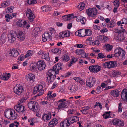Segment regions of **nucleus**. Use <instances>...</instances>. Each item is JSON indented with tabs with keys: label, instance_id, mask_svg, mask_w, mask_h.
Instances as JSON below:
<instances>
[{
	"label": "nucleus",
	"instance_id": "obj_1",
	"mask_svg": "<svg viewBox=\"0 0 127 127\" xmlns=\"http://www.w3.org/2000/svg\"><path fill=\"white\" fill-rule=\"evenodd\" d=\"M16 36L17 38L22 41L24 39L25 37V35L23 32L19 31L17 33L15 32L14 31L8 34V41L11 43L13 42L16 40Z\"/></svg>",
	"mask_w": 127,
	"mask_h": 127
},
{
	"label": "nucleus",
	"instance_id": "obj_2",
	"mask_svg": "<svg viewBox=\"0 0 127 127\" xmlns=\"http://www.w3.org/2000/svg\"><path fill=\"white\" fill-rule=\"evenodd\" d=\"M57 73L56 71L53 70V68L48 71L47 79L49 83L52 82L54 80L56 77L55 75L57 74Z\"/></svg>",
	"mask_w": 127,
	"mask_h": 127
},
{
	"label": "nucleus",
	"instance_id": "obj_3",
	"mask_svg": "<svg viewBox=\"0 0 127 127\" xmlns=\"http://www.w3.org/2000/svg\"><path fill=\"white\" fill-rule=\"evenodd\" d=\"M97 10L96 8H89L86 10V12L88 16L94 17L97 13Z\"/></svg>",
	"mask_w": 127,
	"mask_h": 127
},
{
	"label": "nucleus",
	"instance_id": "obj_4",
	"mask_svg": "<svg viewBox=\"0 0 127 127\" xmlns=\"http://www.w3.org/2000/svg\"><path fill=\"white\" fill-rule=\"evenodd\" d=\"M115 53L116 54V57L119 56L122 57V59H123L125 55V52L124 50L121 48H118L115 50Z\"/></svg>",
	"mask_w": 127,
	"mask_h": 127
},
{
	"label": "nucleus",
	"instance_id": "obj_5",
	"mask_svg": "<svg viewBox=\"0 0 127 127\" xmlns=\"http://www.w3.org/2000/svg\"><path fill=\"white\" fill-rule=\"evenodd\" d=\"M96 81L95 79L93 77H90L87 79L86 84L87 86L91 88L95 84Z\"/></svg>",
	"mask_w": 127,
	"mask_h": 127
},
{
	"label": "nucleus",
	"instance_id": "obj_6",
	"mask_svg": "<svg viewBox=\"0 0 127 127\" xmlns=\"http://www.w3.org/2000/svg\"><path fill=\"white\" fill-rule=\"evenodd\" d=\"M52 33L50 32H45L42 35V40L43 42L50 40L52 37Z\"/></svg>",
	"mask_w": 127,
	"mask_h": 127
},
{
	"label": "nucleus",
	"instance_id": "obj_7",
	"mask_svg": "<svg viewBox=\"0 0 127 127\" xmlns=\"http://www.w3.org/2000/svg\"><path fill=\"white\" fill-rule=\"evenodd\" d=\"M37 103L36 102L32 101L28 103V108L30 109H32V110L35 112L37 109Z\"/></svg>",
	"mask_w": 127,
	"mask_h": 127
},
{
	"label": "nucleus",
	"instance_id": "obj_8",
	"mask_svg": "<svg viewBox=\"0 0 127 127\" xmlns=\"http://www.w3.org/2000/svg\"><path fill=\"white\" fill-rule=\"evenodd\" d=\"M26 12V16L28 18L30 22L34 20L35 16L32 10L30 9H27Z\"/></svg>",
	"mask_w": 127,
	"mask_h": 127
},
{
	"label": "nucleus",
	"instance_id": "obj_9",
	"mask_svg": "<svg viewBox=\"0 0 127 127\" xmlns=\"http://www.w3.org/2000/svg\"><path fill=\"white\" fill-rule=\"evenodd\" d=\"M13 90L14 93L18 95L21 94L24 91L23 87L20 85L19 86H16L14 87Z\"/></svg>",
	"mask_w": 127,
	"mask_h": 127
},
{
	"label": "nucleus",
	"instance_id": "obj_10",
	"mask_svg": "<svg viewBox=\"0 0 127 127\" xmlns=\"http://www.w3.org/2000/svg\"><path fill=\"white\" fill-rule=\"evenodd\" d=\"M38 69L39 70L44 69L46 65L43 61L40 60L37 62Z\"/></svg>",
	"mask_w": 127,
	"mask_h": 127
},
{
	"label": "nucleus",
	"instance_id": "obj_11",
	"mask_svg": "<svg viewBox=\"0 0 127 127\" xmlns=\"http://www.w3.org/2000/svg\"><path fill=\"white\" fill-rule=\"evenodd\" d=\"M35 78V75L32 73H30L27 75L26 79L28 82L30 81L31 82L33 83L34 82V79Z\"/></svg>",
	"mask_w": 127,
	"mask_h": 127
},
{
	"label": "nucleus",
	"instance_id": "obj_12",
	"mask_svg": "<svg viewBox=\"0 0 127 127\" xmlns=\"http://www.w3.org/2000/svg\"><path fill=\"white\" fill-rule=\"evenodd\" d=\"M15 109L18 112L20 113L25 111V107L21 104H18L17 106L15 107Z\"/></svg>",
	"mask_w": 127,
	"mask_h": 127
},
{
	"label": "nucleus",
	"instance_id": "obj_13",
	"mask_svg": "<svg viewBox=\"0 0 127 127\" xmlns=\"http://www.w3.org/2000/svg\"><path fill=\"white\" fill-rule=\"evenodd\" d=\"M13 112H14V110L13 109L5 110L4 112V115L6 118H9L11 115H12Z\"/></svg>",
	"mask_w": 127,
	"mask_h": 127
},
{
	"label": "nucleus",
	"instance_id": "obj_14",
	"mask_svg": "<svg viewBox=\"0 0 127 127\" xmlns=\"http://www.w3.org/2000/svg\"><path fill=\"white\" fill-rule=\"evenodd\" d=\"M121 97L122 99L127 101V89H124L121 93Z\"/></svg>",
	"mask_w": 127,
	"mask_h": 127
},
{
	"label": "nucleus",
	"instance_id": "obj_15",
	"mask_svg": "<svg viewBox=\"0 0 127 127\" xmlns=\"http://www.w3.org/2000/svg\"><path fill=\"white\" fill-rule=\"evenodd\" d=\"M9 54L10 56L16 58L18 55L19 53L16 50L13 49L12 50H10Z\"/></svg>",
	"mask_w": 127,
	"mask_h": 127
},
{
	"label": "nucleus",
	"instance_id": "obj_16",
	"mask_svg": "<svg viewBox=\"0 0 127 127\" xmlns=\"http://www.w3.org/2000/svg\"><path fill=\"white\" fill-rule=\"evenodd\" d=\"M42 86L40 85L35 86L33 89V93L34 94H36L37 93L42 91Z\"/></svg>",
	"mask_w": 127,
	"mask_h": 127
},
{
	"label": "nucleus",
	"instance_id": "obj_17",
	"mask_svg": "<svg viewBox=\"0 0 127 127\" xmlns=\"http://www.w3.org/2000/svg\"><path fill=\"white\" fill-rule=\"evenodd\" d=\"M125 38L123 34L119 33L118 34H116L115 36V39L118 41H121L124 39Z\"/></svg>",
	"mask_w": 127,
	"mask_h": 127
},
{
	"label": "nucleus",
	"instance_id": "obj_18",
	"mask_svg": "<svg viewBox=\"0 0 127 127\" xmlns=\"http://www.w3.org/2000/svg\"><path fill=\"white\" fill-rule=\"evenodd\" d=\"M71 123L69 122L65 119L61 123L60 126L61 127H67Z\"/></svg>",
	"mask_w": 127,
	"mask_h": 127
},
{
	"label": "nucleus",
	"instance_id": "obj_19",
	"mask_svg": "<svg viewBox=\"0 0 127 127\" xmlns=\"http://www.w3.org/2000/svg\"><path fill=\"white\" fill-rule=\"evenodd\" d=\"M51 117V114L50 112L48 114H44L42 117V119L44 120H48L50 119Z\"/></svg>",
	"mask_w": 127,
	"mask_h": 127
},
{
	"label": "nucleus",
	"instance_id": "obj_20",
	"mask_svg": "<svg viewBox=\"0 0 127 127\" xmlns=\"http://www.w3.org/2000/svg\"><path fill=\"white\" fill-rule=\"evenodd\" d=\"M77 32L78 35L80 36H86V30L83 29H80L78 30Z\"/></svg>",
	"mask_w": 127,
	"mask_h": 127
},
{
	"label": "nucleus",
	"instance_id": "obj_21",
	"mask_svg": "<svg viewBox=\"0 0 127 127\" xmlns=\"http://www.w3.org/2000/svg\"><path fill=\"white\" fill-rule=\"evenodd\" d=\"M27 22L26 21L22 20L18 21L17 23V25L18 26L21 27H25L26 24Z\"/></svg>",
	"mask_w": 127,
	"mask_h": 127
},
{
	"label": "nucleus",
	"instance_id": "obj_22",
	"mask_svg": "<svg viewBox=\"0 0 127 127\" xmlns=\"http://www.w3.org/2000/svg\"><path fill=\"white\" fill-rule=\"evenodd\" d=\"M40 29L38 27L35 28L32 31V34L35 36L37 35L38 34V32L41 30V29L40 30Z\"/></svg>",
	"mask_w": 127,
	"mask_h": 127
},
{
	"label": "nucleus",
	"instance_id": "obj_23",
	"mask_svg": "<svg viewBox=\"0 0 127 127\" xmlns=\"http://www.w3.org/2000/svg\"><path fill=\"white\" fill-rule=\"evenodd\" d=\"M119 91L118 90H112L110 93L111 95L113 96L116 97L119 96Z\"/></svg>",
	"mask_w": 127,
	"mask_h": 127
},
{
	"label": "nucleus",
	"instance_id": "obj_24",
	"mask_svg": "<svg viewBox=\"0 0 127 127\" xmlns=\"http://www.w3.org/2000/svg\"><path fill=\"white\" fill-rule=\"evenodd\" d=\"M10 75V74L9 73L7 74L6 73H4L3 74L1 79L4 80H7L9 79Z\"/></svg>",
	"mask_w": 127,
	"mask_h": 127
},
{
	"label": "nucleus",
	"instance_id": "obj_25",
	"mask_svg": "<svg viewBox=\"0 0 127 127\" xmlns=\"http://www.w3.org/2000/svg\"><path fill=\"white\" fill-rule=\"evenodd\" d=\"M57 120L56 118H54L52 121L49 123L48 124L50 126L55 125L57 124Z\"/></svg>",
	"mask_w": 127,
	"mask_h": 127
},
{
	"label": "nucleus",
	"instance_id": "obj_26",
	"mask_svg": "<svg viewBox=\"0 0 127 127\" xmlns=\"http://www.w3.org/2000/svg\"><path fill=\"white\" fill-rule=\"evenodd\" d=\"M66 104L65 102H62V103L59 104L58 107V109L59 110L61 108H67V105Z\"/></svg>",
	"mask_w": 127,
	"mask_h": 127
},
{
	"label": "nucleus",
	"instance_id": "obj_27",
	"mask_svg": "<svg viewBox=\"0 0 127 127\" xmlns=\"http://www.w3.org/2000/svg\"><path fill=\"white\" fill-rule=\"evenodd\" d=\"M30 68L32 70H35L38 69V66L37 63H34L30 65Z\"/></svg>",
	"mask_w": 127,
	"mask_h": 127
},
{
	"label": "nucleus",
	"instance_id": "obj_28",
	"mask_svg": "<svg viewBox=\"0 0 127 127\" xmlns=\"http://www.w3.org/2000/svg\"><path fill=\"white\" fill-rule=\"evenodd\" d=\"M53 68V70H55V71H56L57 69L58 70H59L62 69L60 64L59 63H58L54 66Z\"/></svg>",
	"mask_w": 127,
	"mask_h": 127
},
{
	"label": "nucleus",
	"instance_id": "obj_29",
	"mask_svg": "<svg viewBox=\"0 0 127 127\" xmlns=\"http://www.w3.org/2000/svg\"><path fill=\"white\" fill-rule=\"evenodd\" d=\"M69 89L70 90V92H71L76 91L77 89L76 86L75 85L70 86L69 87Z\"/></svg>",
	"mask_w": 127,
	"mask_h": 127
},
{
	"label": "nucleus",
	"instance_id": "obj_30",
	"mask_svg": "<svg viewBox=\"0 0 127 127\" xmlns=\"http://www.w3.org/2000/svg\"><path fill=\"white\" fill-rule=\"evenodd\" d=\"M90 107L88 106L84 107L83 108L82 110H81L83 114H86L88 113L87 110L89 109Z\"/></svg>",
	"mask_w": 127,
	"mask_h": 127
},
{
	"label": "nucleus",
	"instance_id": "obj_31",
	"mask_svg": "<svg viewBox=\"0 0 127 127\" xmlns=\"http://www.w3.org/2000/svg\"><path fill=\"white\" fill-rule=\"evenodd\" d=\"M62 60L64 62H67L68 61L69 59V56L67 55H64L62 58Z\"/></svg>",
	"mask_w": 127,
	"mask_h": 127
},
{
	"label": "nucleus",
	"instance_id": "obj_32",
	"mask_svg": "<svg viewBox=\"0 0 127 127\" xmlns=\"http://www.w3.org/2000/svg\"><path fill=\"white\" fill-rule=\"evenodd\" d=\"M121 73L120 72L118 71H114L112 73V75L114 77H118V75H120Z\"/></svg>",
	"mask_w": 127,
	"mask_h": 127
},
{
	"label": "nucleus",
	"instance_id": "obj_33",
	"mask_svg": "<svg viewBox=\"0 0 127 127\" xmlns=\"http://www.w3.org/2000/svg\"><path fill=\"white\" fill-rule=\"evenodd\" d=\"M14 7L13 6H11L10 7H8L6 9V11L7 13H11L13 12V9Z\"/></svg>",
	"mask_w": 127,
	"mask_h": 127
},
{
	"label": "nucleus",
	"instance_id": "obj_34",
	"mask_svg": "<svg viewBox=\"0 0 127 127\" xmlns=\"http://www.w3.org/2000/svg\"><path fill=\"white\" fill-rule=\"evenodd\" d=\"M17 117V114L14 110V112L12 113V115H11L10 117L9 118V119H10L15 120L16 119Z\"/></svg>",
	"mask_w": 127,
	"mask_h": 127
},
{
	"label": "nucleus",
	"instance_id": "obj_35",
	"mask_svg": "<svg viewBox=\"0 0 127 127\" xmlns=\"http://www.w3.org/2000/svg\"><path fill=\"white\" fill-rule=\"evenodd\" d=\"M75 52L77 55H81L84 53V51L83 49H77L75 50Z\"/></svg>",
	"mask_w": 127,
	"mask_h": 127
},
{
	"label": "nucleus",
	"instance_id": "obj_36",
	"mask_svg": "<svg viewBox=\"0 0 127 127\" xmlns=\"http://www.w3.org/2000/svg\"><path fill=\"white\" fill-rule=\"evenodd\" d=\"M51 52L54 53H57L59 54L61 53V51L59 50L58 49L55 48L54 49H52L51 51Z\"/></svg>",
	"mask_w": 127,
	"mask_h": 127
},
{
	"label": "nucleus",
	"instance_id": "obj_37",
	"mask_svg": "<svg viewBox=\"0 0 127 127\" xmlns=\"http://www.w3.org/2000/svg\"><path fill=\"white\" fill-rule=\"evenodd\" d=\"M110 68L114 67L117 66V64L116 62L113 61H111L110 62Z\"/></svg>",
	"mask_w": 127,
	"mask_h": 127
},
{
	"label": "nucleus",
	"instance_id": "obj_38",
	"mask_svg": "<svg viewBox=\"0 0 127 127\" xmlns=\"http://www.w3.org/2000/svg\"><path fill=\"white\" fill-rule=\"evenodd\" d=\"M110 62H108L103 63L102 64L103 66L106 68H110Z\"/></svg>",
	"mask_w": 127,
	"mask_h": 127
},
{
	"label": "nucleus",
	"instance_id": "obj_39",
	"mask_svg": "<svg viewBox=\"0 0 127 127\" xmlns=\"http://www.w3.org/2000/svg\"><path fill=\"white\" fill-rule=\"evenodd\" d=\"M111 112L110 111L108 112H106L105 113L103 114L102 115L103 117L105 119H107V118H108L110 115L109 114Z\"/></svg>",
	"mask_w": 127,
	"mask_h": 127
},
{
	"label": "nucleus",
	"instance_id": "obj_40",
	"mask_svg": "<svg viewBox=\"0 0 127 127\" xmlns=\"http://www.w3.org/2000/svg\"><path fill=\"white\" fill-rule=\"evenodd\" d=\"M115 23L114 21L113 20L111 21L110 23H109V24L107 25V26L108 27H110L112 28L114 27L115 25Z\"/></svg>",
	"mask_w": 127,
	"mask_h": 127
},
{
	"label": "nucleus",
	"instance_id": "obj_41",
	"mask_svg": "<svg viewBox=\"0 0 127 127\" xmlns=\"http://www.w3.org/2000/svg\"><path fill=\"white\" fill-rule=\"evenodd\" d=\"M5 17L6 18V20L7 22H8L9 21L10 19L13 18L11 16H10L9 14H7L5 15Z\"/></svg>",
	"mask_w": 127,
	"mask_h": 127
},
{
	"label": "nucleus",
	"instance_id": "obj_42",
	"mask_svg": "<svg viewBox=\"0 0 127 127\" xmlns=\"http://www.w3.org/2000/svg\"><path fill=\"white\" fill-rule=\"evenodd\" d=\"M95 73H97L101 69V67L98 65H94Z\"/></svg>",
	"mask_w": 127,
	"mask_h": 127
},
{
	"label": "nucleus",
	"instance_id": "obj_43",
	"mask_svg": "<svg viewBox=\"0 0 127 127\" xmlns=\"http://www.w3.org/2000/svg\"><path fill=\"white\" fill-rule=\"evenodd\" d=\"M37 1L36 0H28L27 3L29 5L34 4L36 3Z\"/></svg>",
	"mask_w": 127,
	"mask_h": 127
},
{
	"label": "nucleus",
	"instance_id": "obj_44",
	"mask_svg": "<svg viewBox=\"0 0 127 127\" xmlns=\"http://www.w3.org/2000/svg\"><path fill=\"white\" fill-rule=\"evenodd\" d=\"M52 2L55 6H58L59 4V2L58 0H52Z\"/></svg>",
	"mask_w": 127,
	"mask_h": 127
},
{
	"label": "nucleus",
	"instance_id": "obj_45",
	"mask_svg": "<svg viewBox=\"0 0 127 127\" xmlns=\"http://www.w3.org/2000/svg\"><path fill=\"white\" fill-rule=\"evenodd\" d=\"M85 30L86 36H89L91 35L92 32L91 30L86 29Z\"/></svg>",
	"mask_w": 127,
	"mask_h": 127
},
{
	"label": "nucleus",
	"instance_id": "obj_46",
	"mask_svg": "<svg viewBox=\"0 0 127 127\" xmlns=\"http://www.w3.org/2000/svg\"><path fill=\"white\" fill-rule=\"evenodd\" d=\"M62 18L63 19H65L66 20H70L71 19L70 15V14L63 16H62Z\"/></svg>",
	"mask_w": 127,
	"mask_h": 127
},
{
	"label": "nucleus",
	"instance_id": "obj_47",
	"mask_svg": "<svg viewBox=\"0 0 127 127\" xmlns=\"http://www.w3.org/2000/svg\"><path fill=\"white\" fill-rule=\"evenodd\" d=\"M44 59L48 61L50 60V59L49 57V53H46L44 55Z\"/></svg>",
	"mask_w": 127,
	"mask_h": 127
},
{
	"label": "nucleus",
	"instance_id": "obj_48",
	"mask_svg": "<svg viewBox=\"0 0 127 127\" xmlns=\"http://www.w3.org/2000/svg\"><path fill=\"white\" fill-rule=\"evenodd\" d=\"M106 56H104L103 54L100 53L98 54V57H97V58L98 59H103Z\"/></svg>",
	"mask_w": 127,
	"mask_h": 127
},
{
	"label": "nucleus",
	"instance_id": "obj_49",
	"mask_svg": "<svg viewBox=\"0 0 127 127\" xmlns=\"http://www.w3.org/2000/svg\"><path fill=\"white\" fill-rule=\"evenodd\" d=\"M51 7L49 5H46L45 6V9L43 10V11L44 12H47L48 11H50L51 10Z\"/></svg>",
	"mask_w": 127,
	"mask_h": 127
},
{
	"label": "nucleus",
	"instance_id": "obj_50",
	"mask_svg": "<svg viewBox=\"0 0 127 127\" xmlns=\"http://www.w3.org/2000/svg\"><path fill=\"white\" fill-rule=\"evenodd\" d=\"M94 68V65H91L89 67V69L90 72L93 73H95Z\"/></svg>",
	"mask_w": 127,
	"mask_h": 127
},
{
	"label": "nucleus",
	"instance_id": "obj_51",
	"mask_svg": "<svg viewBox=\"0 0 127 127\" xmlns=\"http://www.w3.org/2000/svg\"><path fill=\"white\" fill-rule=\"evenodd\" d=\"M80 5V10H82L84 9L85 5V4L83 2H81Z\"/></svg>",
	"mask_w": 127,
	"mask_h": 127
},
{
	"label": "nucleus",
	"instance_id": "obj_52",
	"mask_svg": "<svg viewBox=\"0 0 127 127\" xmlns=\"http://www.w3.org/2000/svg\"><path fill=\"white\" fill-rule=\"evenodd\" d=\"M120 120L118 119L115 120L113 121V123L114 125H118L120 122Z\"/></svg>",
	"mask_w": 127,
	"mask_h": 127
},
{
	"label": "nucleus",
	"instance_id": "obj_53",
	"mask_svg": "<svg viewBox=\"0 0 127 127\" xmlns=\"http://www.w3.org/2000/svg\"><path fill=\"white\" fill-rule=\"evenodd\" d=\"M9 2L8 1H6L4 3L3 2L1 4V5L2 6L4 7H6L9 5V3H8Z\"/></svg>",
	"mask_w": 127,
	"mask_h": 127
},
{
	"label": "nucleus",
	"instance_id": "obj_54",
	"mask_svg": "<svg viewBox=\"0 0 127 127\" xmlns=\"http://www.w3.org/2000/svg\"><path fill=\"white\" fill-rule=\"evenodd\" d=\"M105 46L107 48V49L109 50L110 51L113 48V46L112 45H111L110 44H105Z\"/></svg>",
	"mask_w": 127,
	"mask_h": 127
},
{
	"label": "nucleus",
	"instance_id": "obj_55",
	"mask_svg": "<svg viewBox=\"0 0 127 127\" xmlns=\"http://www.w3.org/2000/svg\"><path fill=\"white\" fill-rule=\"evenodd\" d=\"M75 17L76 18V20L77 22H80L81 19L82 18V17H81L79 16H75Z\"/></svg>",
	"mask_w": 127,
	"mask_h": 127
},
{
	"label": "nucleus",
	"instance_id": "obj_56",
	"mask_svg": "<svg viewBox=\"0 0 127 127\" xmlns=\"http://www.w3.org/2000/svg\"><path fill=\"white\" fill-rule=\"evenodd\" d=\"M119 104V106L118 109V111L119 112H122V109L121 107L122 103H120Z\"/></svg>",
	"mask_w": 127,
	"mask_h": 127
},
{
	"label": "nucleus",
	"instance_id": "obj_57",
	"mask_svg": "<svg viewBox=\"0 0 127 127\" xmlns=\"http://www.w3.org/2000/svg\"><path fill=\"white\" fill-rule=\"evenodd\" d=\"M65 35L66 37H68L70 36V32L69 31H67L66 32H64Z\"/></svg>",
	"mask_w": 127,
	"mask_h": 127
},
{
	"label": "nucleus",
	"instance_id": "obj_58",
	"mask_svg": "<svg viewBox=\"0 0 127 127\" xmlns=\"http://www.w3.org/2000/svg\"><path fill=\"white\" fill-rule=\"evenodd\" d=\"M59 37H62V38L66 37L64 33V32H61L59 34Z\"/></svg>",
	"mask_w": 127,
	"mask_h": 127
},
{
	"label": "nucleus",
	"instance_id": "obj_59",
	"mask_svg": "<svg viewBox=\"0 0 127 127\" xmlns=\"http://www.w3.org/2000/svg\"><path fill=\"white\" fill-rule=\"evenodd\" d=\"M74 113V110L73 109L69 110L68 111V115L73 114Z\"/></svg>",
	"mask_w": 127,
	"mask_h": 127
},
{
	"label": "nucleus",
	"instance_id": "obj_60",
	"mask_svg": "<svg viewBox=\"0 0 127 127\" xmlns=\"http://www.w3.org/2000/svg\"><path fill=\"white\" fill-rule=\"evenodd\" d=\"M114 6L116 7H118L119 3V1H115L114 2Z\"/></svg>",
	"mask_w": 127,
	"mask_h": 127
},
{
	"label": "nucleus",
	"instance_id": "obj_61",
	"mask_svg": "<svg viewBox=\"0 0 127 127\" xmlns=\"http://www.w3.org/2000/svg\"><path fill=\"white\" fill-rule=\"evenodd\" d=\"M81 78L79 77H75L73 78V79L75 80L76 81L79 82L81 80Z\"/></svg>",
	"mask_w": 127,
	"mask_h": 127
},
{
	"label": "nucleus",
	"instance_id": "obj_62",
	"mask_svg": "<svg viewBox=\"0 0 127 127\" xmlns=\"http://www.w3.org/2000/svg\"><path fill=\"white\" fill-rule=\"evenodd\" d=\"M93 45H98L99 44V41L98 40H96L93 42Z\"/></svg>",
	"mask_w": 127,
	"mask_h": 127
},
{
	"label": "nucleus",
	"instance_id": "obj_63",
	"mask_svg": "<svg viewBox=\"0 0 127 127\" xmlns=\"http://www.w3.org/2000/svg\"><path fill=\"white\" fill-rule=\"evenodd\" d=\"M124 124V122L123 120H120L118 126H123Z\"/></svg>",
	"mask_w": 127,
	"mask_h": 127
},
{
	"label": "nucleus",
	"instance_id": "obj_64",
	"mask_svg": "<svg viewBox=\"0 0 127 127\" xmlns=\"http://www.w3.org/2000/svg\"><path fill=\"white\" fill-rule=\"evenodd\" d=\"M86 22V20L85 18L84 17H82V18L81 19V20L80 21V22H81L82 24H84Z\"/></svg>",
	"mask_w": 127,
	"mask_h": 127
}]
</instances>
